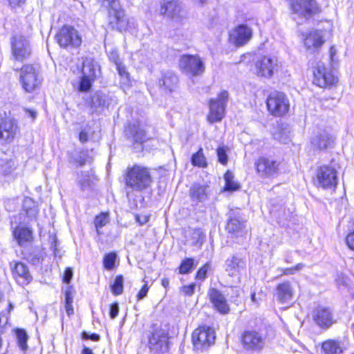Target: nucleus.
Returning <instances> with one entry per match:
<instances>
[{
  "instance_id": "obj_1",
  "label": "nucleus",
  "mask_w": 354,
  "mask_h": 354,
  "mask_svg": "<svg viewBox=\"0 0 354 354\" xmlns=\"http://www.w3.org/2000/svg\"><path fill=\"white\" fill-rule=\"evenodd\" d=\"M171 335L169 324H153L147 335V347L151 354H164L170 350Z\"/></svg>"
},
{
  "instance_id": "obj_2",
  "label": "nucleus",
  "mask_w": 354,
  "mask_h": 354,
  "mask_svg": "<svg viewBox=\"0 0 354 354\" xmlns=\"http://www.w3.org/2000/svg\"><path fill=\"white\" fill-rule=\"evenodd\" d=\"M125 181L128 187L140 192L149 187L152 180L147 168L134 165L127 171Z\"/></svg>"
},
{
  "instance_id": "obj_3",
  "label": "nucleus",
  "mask_w": 354,
  "mask_h": 354,
  "mask_svg": "<svg viewBox=\"0 0 354 354\" xmlns=\"http://www.w3.org/2000/svg\"><path fill=\"white\" fill-rule=\"evenodd\" d=\"M239 342L246 351L261 352L266 346V337L254 328H247L241 333Z\"/></svg>"
},
{
  "instance_id": "obj_4",
  "label": "nucleus",
  "mask_w": 354,
  "mask_h": 354,
  "mask_svg": "<svg viewBox=\"0 0 354 354\" xmlns=\"http://www.w3.org/2000/svg\"><path fill=\"white\" fill-rule=\"evenodd\" d=\"M216 333L214 328L207 325H200L192 333L191 340L194 347L203 351L215 343Z\"/></svg>"
},
{
  "instance_id": "obj_5",
  "label": "nucleus",
  "mask_w": 354,
  "mask_h": 354,
  "mask_svg": "<svg viewBox=\"0 0 354 354\" xmlns=\"http://www.w3.org/2000/svg\"><path fill=\"white\" fill-rule=\"evenodd\" d=\"M290 8L292 18L297 24L312 17L318 8L315 0H290Z\"/></svg>"
},
{
  "instance_id": "obj_6",
  "label": "nucleus",
  "mask_w": 354,
  "mask_h": 354,
  "mask_svg": "<svg viewBox=\"0 0 354 354\" xmlns=\"http://www.w3.org/2000/svg\"><path fill=\"white\" fill-rule=\"evenodd\" d=\"M266 105L270 113L275 117H281L286 114L290 108L287 96L282 92L272 91L268 96Z\"/></svg>"
},
{
  "instance_id": "obj_7",
  "label": "nucleus",
  "mask_w": 354,
  "mask_h": 354,
  "mask_svg": "<svg viewBox=\"0 0 354 354\" xmlns=\"http://www.w3.org/2000/svg\"><path fill=\"white\" fill-rule=\"evenodd\" d=\"M180 70L190 77L201 75L205 69V66L201 58L197 55H183L179 59Z\"/></svg>"
},
{
  "instance_id": "obj_8",
  "label": "nucleus",
  "mask_w": 354,
  "mask_h": 354,
  "mask_svg": "<svg viewBox=\"0 0 354 354\" xmlns=\"http://www.w3.org/2000/svg\"><path fill=\"white\" fill-rule=\"evenodd\" d=\"M228 98L227 91H222L216 99L209 100V113L207 115V120L209 123L220 122L223 118Z\"/></svg>"
},
{
  "instance_id": "obj_9",
  "label": "nucleus",
  "mask_w": 354,
  "mask_h": 354,
  "mask_svg": "<svg viewBox=\"0 0 354 354\" xmlns=\"http://www.w3.org/2000/svg\"><path fill=\"white\" fill-rule=\"evenodd\" d=\"M19 82L27 93H32L41 84L39 73L32 64L23 66L19 71Z\"/></svg>"
},
{
  "instance_id": "obj_10",
  "label": "nucleus",
  "mask_w": 354,
  "mask_h": 354,
  "mask_svg": "<svg viewBox=\"0 0 354 354\" xmlns=\"http://www.w3.org/2000/svg\"><path fill=\"white\" fill-rule=\"evenodd\" d=\"M55 39L62 48H77L82 44L78 31L71 26H64L56 34Z\"/></svg>"
},
{
  "instance_id": "obj_11",
  "label": "nucleus",
  "mask_w": 354,
  "mask_h": 354,
  "mask_svg": "<svg viewBox=\"0 0 354 354\" xmlns=\"http://www.w3.org/2000/svg\"><path fill=\"white\" fill-rule=\"evenodd\" d=\"M278 59L274 56H262L255 62L254 71L258 76L270 78L280 68Z\"/></svg>"
},
{
  "instance_id": "obj_12",
  "label": "nucleus",
  "mask_w": 354,
  "mask_h": 354,
  "mask_svg": "<svg viewBox=\"0 0 354 354\" xmlns=\"http://www.w3.org/2000/svg\"><path fill=\"white\" fill-rule=\"evenodd\" d=\"M12 54L14 58L20 62L28 59L32 53V48L29 40L24 36L16 35L12 37Z\"/></svg>"
},
{
  "instance_id": "obj_13",
  "label": "nucleus",
  "mask_w": 354,
  "mask_h": 354,
  "mask_svg": "<svg viewBox=\"0 0 354 354\" xmlns=\"http://www.w3.org/2000/svg\"><path fill=\"white\" fill-rule=\"evenodd\" d=\"M116 10L109 11V18L110 24H115L117 29L120 31L133 32L137 28V24L134 18L127 17L121 6Z\"/></svg>"
},
{
  "instance_id": "obj_14",
  "label": "nucleus",
  "mask_w": 354,
  "mask_h": 354,
  "mask_svg": "<svg viewBox=\"0 0 354 354\" xmlns=\"http://www.w3.org/2000/svg\"><path fill=\"white\" fill-rule=\"evenodd\" d=\"M318 185L324 189L335 187L337 185V171L330 166H322L317 171Z\"/></svg>"
},
{
  "instance_id": "obj_15",
  "label": "nucleus",
  "mask_w": 354,
  "mask_h": 354,
  "mask_svg": "<svg viewBox=\"0 0 354 354\" xmlns=\"http://www.w3.org/2000/svg\"><path fill=\"white\" fill-rule=\"evenodd\" d=\"M313 83L321 88L333 86L337 82V77L324 64H319L314 72Z\"/></svg>"
},
{
  "instance_id": "obj_16",
  "label": "nucleus",
  "mask_w": 354,
  "mask_h": 354,
  "mask_svg": "<svg viewBox=\"0 0 354 354\" xmlns=\"http://www.w3.org/2000/svg\"><path fill=\"white\" fill-rule=\"evenodd\" d=\"M161 13L178 22L187 17V12L178 0H165L161 6Z\"/></svg>"
},
{
  "instance_id": "obj_17",
  "label": "nucleus",
  "mask_w": 354,
  "mask_h": 354,
  "mask_svg": "<svg viewBox=\"0 0 354 354\" xmlns=\"http://www.w3.org/2000/svg\"><path fill=\"white\" fill-rule=\"evenodd\" d=\"M257 171L261 177H274L279 172V163L273 159L261 157L255 162Z\"/></svg>"
},
{
  "instance_id": "obj_18",
  "label": "nucleus",
  "mask_w": 354,
  "mask_h": 354,
  "mask_svg": "<svg viewBox=\"0 0 354 354\" xmlns=\"http://www.w3.org/2000/svg\"><path fill=\"white\" fill-rule=\"evenodd\" d=\"M246 221L241 216L239 210H231L229 213L226 230L229 233L242 236L245 230Z\"/></svg>"
},
{
  "instance_id": "obj_19",
  "label": "nucleus",
  "mask_w": 354,
  "mask_h": 354,
  "mask_svg": "<svg viewBox=\"0 0 354 354\" xmlns=\"http://www.w3.org/2000/svg\"><path fill=\"white\" fill-rule=\"evenodd\" d=\"M19 131L16 120L10 118L0 119V139L12 140Z\"/></svg>"
},
{
  "instance_id": "obj_20",
  "label": "nucleus",
  "mask_w": 354,
  "mask_h": 354,
  "mask_svg": "<svg viewBox=\"0 0 354 354\" xmlns=\"http://www.w3.org/2000/svg\"><path fill=\"white\" fill-rule=\"evenodd\" d=\"M246 269V260L238 254L225 261V270L230 277H236Z\"/></svg>"
},
{
  "instance_id": "obj_21",
  "label": "nucleus",
  "mask_w": 354,
  "mask_h": 354,
  "mask_svg": "<svg viewBox=\"0 0 354 354\" xmlns=\"http://www.w3.org/2000/svg\"><path fill=\"white\" fill-rule=\"evenodd\" d=\"M178 77L177 75L171 71L161 72V76L158 80L159 88L165 93L174 92L177 88Z\"/></svg>"
},
{
  "instance_id": "obj_22",
  "label": "nucleus",
  "mask_w": 354,
  "mask_h": 354,
  "mask_svg": "<svg viewBox=\"0 0 354 354\" xmlns=\"http://www.w3.org/2000/svg\"><path fill=\"white\" fill-rule=\"evenodd\" d=\"M252 35V29L245 24H241L230 33V39L236 46H240L247 44Z\"/></svg>"
},
{
  "instance_id": "obj_23",
  "label": "nucleus",
  "mask_w": 354,
  "mask_h": 354,
  "mask_svg": "<svg viewBox=\"0 0 354 354\" xmlns=\"http://www.w3.org/2000/svg\"><path fill=\"white\" fill-rule=\"evenodd\" d=\"M310 143L317 149H326L333 146L334 138L326 131H320L311 138Z\"/></svg>"
},
{
  "instance_id": "obj_24",
  "label": "nucleus",
  "mask_w": 354,
  "mask_h": 354,
  "mask_svg": "<svg viewBox=\"0 0 354 354\" xmlns=\"http://www.w3.org/2000/svg\"><path fill=\"white\" fill-rule=\"evenodd\" d=\"M12 271L15 280L21 286L28 284L32 279L27 266L24 263L15 262Z\"/></svg>"
},
{
  "instance_id": "obj_25",
  "label": "nucleus",
  "mask_w": 354,
  "mask_h": 354,
  "mask_svg": "<svg viewBox=\"0 0 354 354\" xmlns=\"http://www.w3.org/2000/svg\"><path fill=\"white\" fill-rule=\"evenodd\" d=\"M303 37L304 46L309 50L314 51L324 43L322 32L319 30H310Z\"/></svg>"
},
{
  "instance_id": "obj_26",
  "label": "nucleus",
  "mask_w": 354,
  "mask_h": 354,
  "mask_svg": "<svg viewBox=\"0 0 354 354\" xmlns=\"http://www.w3.org/2000/svg\"><path fill=\"white\" fill-rule=\"evenodd\" d=\"M276 298L282 304L288 303L294 296V289L290 281H286L279 283L276 287Z\"/></svg>"
},
{
  "instance_id": "obj_27",
  "label": "nucleus",
  "mask_w": 354,
  "mask_h": 354,
  "mask_svg": "<svg viewBox=\"0 0 354 354\" xmlns=\"http://www.w3.org/2000/svg\"><path fill=\"white\" fill-rule=\"evenodd\" d=\"M208 296L216 310H229L227 299L220 290L211 288L208 290Z\"/></svg>"
},
{
  "instance_id": "obj_28",
  "label": "nucleus",
  "mask_w": 354,
  "mask_h": 354,
  "mask_svg": "<svg viewBox=\"0 0 354 354\" xmlns=\"http://www.w3.org/2000/svg\"><path fill=\"white\" fill-rule=\"evenodd\" d=\"M343 351L342 345L338 340L328 339L321 343L320 354H342Z\"/></svg>"
},
{
  "instance_id": "obj_29",
  "label": "nucleus",
  "mask_w": 354,
  "mask_h": 354,
  "mask_svg": "<svg viewBox=\"0 0 354 354\" xmlns=\"http://www.w3.org/2000/svg\"><path fill=\"white\" fill-rule=\"evenodd\" d=\"M313 317L315 322L322 328L330 327L337 321L331 311H316Z\"/></svg>"
},
{
  "instance_id": "obj_30",
  "label": "nucleus",
  "mask_w": 354,
  "mask_h": 354,
  "mask_svg": "<svg viewBox=\"0 0 354 354\" xmlns=\"http://www.w3.org/2000/svg\"><path fill=\"white\" fill-rule=\"evenodd\" d=\"M100 73V66L97 63L91 58L86 57L83 61L82 75L91 80H95Z\"/></svg>"
},
{
  "instance_id": "obj_31",
  "label": "nucleus",
  "mask_w": 354,
  "mask_h": 354,
  "mask_svg": "<svg viewBox=\"0 0 354 354\" xmlns=\"http://www.w3.org/2000/svg\"><path fill=\"white\" fill-rule=\"evenodd\" d=\"M13 235L18 244L23 246L32 239V231L26 227H17L13 231Z\"/></svg>"
},
{
  "instance_id": "obj_32",
  "label": "nucleus",
  "mask_w": 354,
  "mask_h": 354,
  "mask_svg": "<svg viewBox=\"0 0 354 354\" xmlns=\"http://www.w3.org/2000/svg\"><path fill=\"white\" fill-rule=\"evenodd\" d=\"M111 99L102 92H96L91 97V106L94 109L108 107Z\"/></svg>"
},
{
  "instance_id": "obj_33",
  "label": "nucleus",
  "mask_w": 354,
  "mask_h": 354,
  "mask_svg": "<svg viewBox=\"0 0 354 354\" xmlns=\"http://www.w3.org/2000/svg\"><path fill=\"white\" fill-rule=\"evenodd\" d=\"M206 187L199 184H194L190 188V196L195 202H204L207 200Z\"/></svg>"
},
{
  "instance_id": "obj_34",
  "label": "nucleus",
  "mask_w": 354,
  "mask_h": 354,
  "mask_svg": "<svg viewBox=\"0 0 354 354\" xmlns=\"http://www.w3.org/2000/svg\"><path fill=\"white\" fill-rule=\"evenodd\" d=\"M191 162L194 167L200 168H206L207 167V162L201 147L196 153L192 156Z\"/></svg>"
},
{
  "instance_id": "obj_35",
  "label": "nucleus",
  "mask_w": 354,
  "mask_h": 354,
  "mask_svg": "<svg viewBox=\"0 0 354 354\" xmlns=\"http://www.w3.org/2000/svg\"><path fill=\"white\" fill-rule=\"evenodd\" d=\"M129 129L135 142L142 145L146 140L145 132L135 124H129Z\"/></svg>"
},
{
  "instance_id": "obj_36",
  "label": "nucleus",
  "mask_w": 354,
  "mask_h": 354,
  "mask_svg": "<svg viewBox=\"0 0 354 354\" xmlns=\"http://www.w3.org/2000/svg\"><path fill=\"white\" fill-rule=\"evenodd\" d=\"M92 175L89 171H82L78 177L77 183L81 190H88L92 185Z\"/></svg>"
},
{
  "instance_id": "obj_37",
  "label": "nucleus",
  "mask_w": 354,
  "mask_h": 354,
  "mask_svg": "<svg viewBox=\"0 0 354 354\" xmlns=\"http://www.w3.org/2000/svg\"><path fill=\"white\" fill-rule=\"evenodd\" d=\"M234 174L230 171H227L224 175L225 189L226 191L233 192L239 189L240 185L234 180Z\"/></svg>"
},
{
  "instance_id": "obj_38",
  "label": "nucleus",
  "mask_w": 354,
  "mask_h": 354,
  "mask_svg": "<svg viewBox=\"0 0 354 354\" xmlns=\"http://www.w3.org/2000/svg\"><path fill=\"white\" fill-rule=\"evenodd\" d=\"M10 325V317L8 315L0 313V351L3 348L4 339L3 335Z\"/></svg>"
},
{
  "instance_id": "obj_39",
  "label": "nucleus",
  "mask_w": 354,
  "mask_h": 354,
  "mask_svg": "<svg viewBox=\"0 0 354 354\" xmlns=\"http://www.w3.org/2000/svg\"><path fill=\"white\" fill-rule=\"evenodd\" d=\"M17 344L22 351H26L28 348L27 341L28 335L24 328H16L15 330Z\"/></svg>"
},
{
  "instance_id": "obj_40",
  "label": "nucleus",
  "mask_w": 354,
  "mask_h": 354,
  "mask_svg": "<svg viewBox=\"0 0 354 354\" xmlns=\"http://www.w3.org/2000/svg\"><path fill=\"white\" fill-rule=\"evenodd\" d=\"M124 278L120 274L115 277L114 281L111 284V289L113 295H120L123 292Z\"/></svg>"
},
{
  "instance_id": "obj_41",
  "label": "nucleus",
  "mask_w": 354,
  "mask_h": 354,
  "mask_svg": "<svg viewBox=\"0 0 354 354\" xmlns=\"http://www.w3.org/2000/svg\"><path fill=\"white\" fill-rule=\"evenodd\" d=\"M24 209L26 211V214L30 218H35L37 214V209L34 204V202L30 198H26L24 201Z\"/></svg>"
},
{
  "instance_id": "obj_42",
  "label": "nucleus",
  "mask_w": 354,
  "mask_h": 354,
  "mask_svg": "<svg viewBox=\"0 0 354 354\" xmlns=\"http://www.w3.org/2000/svg\"><path fill=\"white\" fill-rule=\"evenodd\" d=\"M194 266V260L192 258L183 259L178 268L179 273L182 274H188L191 272Z\"/></svg>"
},
{
  "instance_id": "obj_43",
  "label": "nucleus",
  "mask_w": 354,
  "mask_h": 354,
  "mask_svg": "<svg viewBox=\"0 0 354 354\" xmlns=\"http://www.w3.org/2000/svg\"><path fill=\"white\" fill-rule=\"evenodd\" d=\"M117 254L115 252H110L104 257L103 266L106 270H112L115 266Z\"/></svg>"
},
{
  "instance_id": "obj_44",
  "label": "nucleus",
  "mask_w": 354,
  "mask_h": 354,
  "mask_svg": "<svg viewBox=\"0 0 354 354\" xmlns=\"http://www.w3.org/2000/svg\"><path fill=\"white\" fill-rule=\"evenodd\" d=\"M117 71L121 77L120 83L124 86H128L130 82L129 73L125 66L121 63L116 66Z\"/></svg>"
},
{
  "instance_id": "obj_45",
  "label": "nucleus",
  "mask_w": 354,
  "mask_h": 354,
  "mask_svg": "<svg viewBox=\"0 0 354 354\" xmlns=\"http://www.w3.org/2000/svg\"><path fill=\"white\" fill-rule=\"evenodd\" d=\"M95 80H91L88 77L82 75L80 78V84L78 86V90L80 92H88L91 88L93 82Z\"/></svg>"
},
{
  "instance_id": "obj_46",
  "label": "nucleus",
  "mask_w": 354,
  "mask_h": 354,
  "mask_svg": "<svg viewBox=\"0 0 354 354\" xmlns=\"http://www.w3.org/2000/svg\"><path fill=\"white\" fill-rule=\"evenodd\" d=\"M305 267V265L302 263H297L295 266L291 268H279L278 271L281 272V276L282 275H292L295 274L297 272L301 270Z\"/></svg>"
},
{
  "instance_id": "obj_47",
  "label": "nucleus",
  "mask_w": 354,
  "mask_h": 354,
  "mask_svg": "<svg viewBox=\"0 0 354 354\" xmlns=\"http://www.w3.org/2000/svg\"><path fill=\"white\" fill-rule=\"evenodd\" d=\"M216 153L218 162L223 165H226L228 162L227 148L225 146L218 147L216 149Z\"/></svg>"
},
{
  "instance_id": "obj_48",
  "label": "nucleus",
  "mask_w": 354,
  "mask_h": 354,
  "mask_svg": "<svg viewBox=\"0 0 354 354\" xmlns=\"http://www.w3.org/2000/svg\"><path fill=\"white\" fill-rule=\"evenodd\" d=\"M335 281L339 289H345L348 288L350 283L349 279L343 273L337 274Z\"/></svg>"
},
{
  "instance_id": "obj_49",
  "label": "nucleus",
  "mask_w": 354,
  "mask_h": 354,
  "mask_svg": "<svg viewBox=\"0 0 354 354\" xmlns=\"http://www.w3.org/2000/svg\"><path fill=\"white\" fill-rule=\"evenodd\" d=\"M101 2L102 5L107 9L108 14L109 11L116 10L120 6L118 0H98Z\"/></svg>"
},
{
  "instance_id": "obj_50",
  "label": "nucleus",
  "mask_w": 354,
  "mask_h": 354,
  "mask_svg": "<svg viewBox=\"0 0 354 354\" xmlns=\"http://www.w3.org/2000/svg\"><path fill=\"white\" fill-rule=\"evenodd\" d=\"M94 223L97 232L100 234L99 229L104 226L108 223L107 215L105 214H101L100 215L97 216L95 218Z\"/></svg>"
},
{
  "instance_id": "obj_51",
  "label": "nucleus",
  "mask_w": 354,
  "mask_h": 354,
  "mask_svg": "<svg viewBox=\"0 0 354 354\" xmlns=\"http://www.w3.org/2000/svg\"><path fill=\"white\" fill-rule=\"evenodd\" d=\"M15 165L14 161L10 160L6 161L4 165H1V170L5 176H8L12 174L15 170Z\"/></svg>"
},
{
  "instance_id": "obj_52",
  "label": "nucleus",
  "mask_w": 354,
  "mask_h": 354,
  "mask_svg": "<svg viewBox=\"0 0 354 354\" xmlns=\"http://www.w3.org/2000/svg\"><path fill=\"white\" fill-rule=\"evenodd\" d=\"M65 310H73L72 303H73V297L72 293L70 288H68L65 291Z\"/></svg>"
},
{
  "instance_id": "obj_53",
  "label": "nucleus",
  "mask_w": 354,
  "mask_h": 354,
  "mask_svg": "<svg viewBox=\"0 0 354 354\" xmlns=\"http://www.w3.org/2000/svg\"><path fill=\"white\" fill-rule=\"evenodd\" d=\"M209 269V264L205 263L196 272V278L199 280H203L207 277V273Z\"/></svg>"
},
{
  "instance_id": "obj_54",
  "label": "nucleus",
  "mask_w": 354,
  "mask_h": 354,
  "mask_svg": "<svg viewBox=\"0 0 354 354\" xmlns=\"http://www.w3.org/2000/svg\"><path fill=\"white\" fill-rule=\"evenodd\" d=\"M81 336H82V338L85 340L91 339L93 342H98L100 339V335H98L97 333H92L91 335H88V333L86 331H82L81 333Z\"/></svg>"
},
{
  "instance_id": "obj_55",
  "label": "nucleus",
  "mask_w": 354,
  "mask_h": 354,
  "mask_svg": "<svg viewBox=\"0 0 354 354\" xmlns=\"http://www.w3.org/2000/svg\"><path fill=\"white\" fill-rule=\"evenodd\" d=\"M73 274V272L72 268H67L65 270L64 273L63 281L65 283H69L72 279Z\"/></svg>"
},
{
  "instance_id": "obj_56",
  "label": "nucleus",
  "mask_w": 354,
  "mask_h": 354,
  "mask_svg": "<svg viewBox=\"0 0 354 354\" xmlns=\"http://www.w3.org/2000/svg\"><path fill=\"white\" fill-rule=\"evenodd\" d=\"M109 57L110 60L112 61L116 66H118V64L122 63L120 62V57H119V55H118V53L117 51L113 50V51L110 52V53L109 55Z\"/></svg>"
},
{
  "instance_id": "obj_57",
  "label": "nucleus",
  "mask_w": 354,
  "mask_h": 354,
  "mask_svg": "<svg viewBox=\"0 0 354 354\" xmlns=\"http://www.w3.org/2000/svg\"><path fill=\"white\" fill-rule=\"evenodd\" d=\"M346 241L348 247L354 251V231L347 235Z\"/></svg>"
},
{
  "instance_id": "obj_58",
  "label": "nucleus",
  "mask_w": 354,
  "mask_h": 354,
  "mask_svg": "<svg viewBox=\"0 0 354 354\" xmlns=\"http://www.w3.org/2000/svg\"><path fill=\"white\" fill-rule=\"evenodd\" d=\"M195 289V284L191 283L188 286H185L182 288V292L186 295H192Z\"/></svg>"
},
{
  "instance_id": "obj_59",
  "label": "nucleus",
  "mask_w": 354,
  "mask_h": 354,
  "mask_svg": "<svg viewBox=\"0 0 354 354\" xmlns=\"http://www.w3.org/2000/svg\"><path fill=\"white\" fill-rule=\"evenodd\" d=\"M148 290H149V286H148L147 283H145L137 295L138 299H142L144 297H145L147 295Z\"/></svg>"
},
{
  "instance_id": "obj_60",
  "label": "nucleus",
  "mask_w": 354,
  "mask_h": 354,
  "mask_svg": "<svg viewBox=\"0 0 354 354\" xmlns=\"http://www.w3.org/2000/svg\"><path fill=\"white\" fill-rule=\"evenodd\" d=\"M79 140L82 143H84L88 140V132L86 130H82L79 134Z\"/></svg>"
},
{
  "instance_id": "obj_61",
  "label": "nucleus",
  "mask_w": 354,
  "mask_h": 354,
  "mask_svg": "<svg viewBox=\"0 0 354 354\" xmlns=\"http://www.w3.org/2000/svg\"><path fill=\"white\" fill-rule=\"evenodd\" d=\"M10 5L12 8H15L17 6H21L25 3V0H8Z\"/></svg>"
},
{
  "instance_id": "obj_62",
  "label": "nucleus",
  "mask_w": 354,
  "mask_h": 354,
  "mask_svg": "<svg viewBox=\"0 0 354 354\" xmlns=\"http://www.w3.org/2000/svg\"><path fill=\"white\" fill-rule=\"evenodd\" d=\"M24 110L25 113L32 120L36 118L37 113L35 110L29 109L28 108H24Z\"/></svg>"
},
{
  "instance_id": "obj_63",
  "label": "nucleus",
  "mask_w": 354,
  "mask_h": 354,
  "mask_svg": "<svg viewBox=\"0 0 354 354\" xmlns=\"http://www.w3.org/2000/svg\"><path fill=\"white\" fill-rule=\"evenodd\" d=\"M81 354H93L92 349L87 346H83Z\"/></svg>"
},
{
  "instance_id": "obj_64",
  "label": "nucleus",
  "mask_w": 354,
  "mask_h": 354,
  "mask_svg": "<svg viewBox=\"0 0 354 354\" xmlns=\"http://www.w3.org/2000/svg\"><path fill=\"white\" fill-rule=\"evenodd\" d=\"M162 285L165 287V288H167L169 286V280L167 279V278H163L162 279Z\"/></svg>"
}]
</instances>
